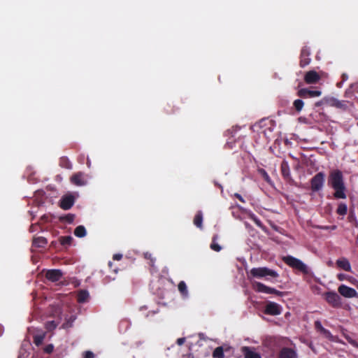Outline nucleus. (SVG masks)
Masks as SVG:
<instances>
[{
  "label": "nucleus",
  "mask_w": 358,
  "mask_h": 358,
  "mask_svg": "<svg viewBox=\"0 0 358 358\" xmlns=\"http://www.w3.org/2000/svg\"><path fill=\"white\" fill-rule=\"evenodd\" d=\"M251 218L252 220L255 222V223L259 226V227H262V222L260 221L259 219H258L255 215H252L251 216Z\"/></svg>",
  "instance_id": "ea45409f"
},
{
  "label": "nucleus",
  "mask_w": 358,
  "mask_h": 358,
  "mask_svg": "<svg viewBox=\"0 0 358 358\" xmlns=\"http://www.w3.org/2000/svg\"><path fill=\"white\" fill-rule=\"evenodd\" d=\"M264 313L269 315H278L282 313V307L277 303L268 301L265 306Z\"/></svg>",
  "instance_id": "6e6552de"
},
{
  "label": "nucleus",
  "mask_w": 358,
  "mask_h": 358,
  "mask_svg": "<svg viewBox=\"0 0 358 358\" xmlns=\"http://www.w3.org/2000/svg\"><path fill=\"white\" fill-rule=\"evenodd\" d=\"M122 258V255L121 254H115L113 257V259L116 261H120Z\"/></svg>",
  "instance_id": "a18cd8bd"
},
{
  "label": "nucleus",
  "mask_w": 358,
  "mask_h": 358,
  "mask_svg": "<svg viewBox=\"0 0 358 358\" xmlns=\"http://www.w3.org/2000/svg\"><path fill=\"white\" fill-rule=\"evenodd\" d=\"M54 346L52 344H48L44 348V352L47 354H50L53 352Z\"/></svg>",
  "instance_id": "e433bc0d"
},
{
  "label": "nucleus",
  "mask_w": 358,
  "mask_h": 358,
  "mask_svg": "<svg viewBox=\"0 0 358 358\" xmlns=\"http://www.w3.org/2000/svg\"><path fill=\"white\" fill-rule=\"evenodd\" d=\"M296 352L290 348H282L278 355V358H297Z\"/></svg>",
  "instance_id": "dca6fc26"
},
{
  "label": "nucleus",
  "mask_w": 358,
  "mask_h": 358,
  "mask_svg": "<svg viewBox=\"0 0 358 358\" xmlns=\"http://www.w3.org/2000/svg\"><path fill=\"white\" fill-rule=\"evenodd\" d=\"M247 275L249 280H251L252 278H264L271 281H272V278H277L279 277V274L275 271L265 266L252 268L250 271L247 272Z\"/></svg>",
  "instance_id": "f03ea898"
},
{
  "label": "nucleus",
  "mask_w": 358,
  "mask_h": 358,
  "mask_svg": "<svg viewBox=\"0 0 358 358\" xmlns=\"http://www.w3.org/2000/svg\"><path fill=\"white\" fill-rule=\"evenodd\" d=\"M57 324H58L54 320L48 321L45 323V329L49 331H53L56 329Z\"/></svg>",
  "instance_id": "72a5a7b5"
},
{
  "label": "nucleus",
  "mask_w": 358,
  "mask_h": 358,
  "mask_svg": "<svg viewBox=\"0 0 358 358\" xmlns=\"http://www.w3.org/2000/svg\"><path fill=\"white\" fill-rule=\"evenodd\" d=\"M280 171L282 177L289 180L291 178L290 169L288 162L286 160H283L280 164Z\"/></svg>",
  "instance_id": "6ab92c4d"
},
{
  "label": "nucleus",
  "mask_w": 358,
  "mask_h": 358,
  "mask_svg": "<svg viewBox=\"0 0 358 358\" xmlns=\"http://www.w3.org/2000/svg\"><path fill=\"white\" fill-rule=\"evenodd\" d=\"M18 358H20V357H18Z\"/></svg>",
  "instance_id": "3c124183"
},
{
  "label": "nucleus",
  "mask_w": 358,
  "mask_h": 358,
  "mask_svg": "<svg viewBox=\"0 0 358 358\" xmlns=\"http://www.w3.org/2000/svg\"><path fill=\"white\" fill-rule=\"evenodd\" d=\"M310 56V51L309 48H308L307 46L303 47L301 50L299 62V65L301 68H304L310 63L311 59Z\"/></svg>",
  "instance_id": "9d476101"
},
{
  "label": "nucleus",
  "mask_w": 358,
  "mask_h": 358,
  "mask_svg": "<svg viewBox=\"0 0 358 358\" xmlns=\"http://www.w3.org/2000/svg\"><path fill=\"white\" fill-rule=\"evenodd\" d=\"M70 182L76 186H83L87 182L86 176L83 172H77L71 176Z\"/></svg>",
  "instance_id": "9b49d317"
},
{
  "label": "nucleus",
  "mask_w": 358,
  "mask_h": 358,
  "mask_svg": "<svg viewBox=\"0 0 358 358\" xmlns=\"http://www.w3.org/2000/svg\"><path fill=\"white\" fill-rule=\"evenodd\" d=\"M74 219H75V215L71 214V213L66 214V215H65L64 216H61L59 217V220L61 222H64L68 224H71L73 222Z\"/></svg>",
  "instance_id": "c85d7f7f"
},
{
  "label": "nucleus",
  "mask_w": 358,
  "mask_h": 358,
  "mask_svg": "<svg viewBox=\"0 0 358 358\" xmlns=\"http://www.w3.org/2000/svg\"><path fill=\"white\" fill-rule=\"evenodd\" d=\"M303 105L304 103L301 99H296L293 103V106L297 112H300L303 109Z\"/></svg>",
  "instance_id": "2f4dec72"
},
{
  "label": "nucleus",
  "mask_w": 358,
  "mask_h": 358,
  "mask_svg": "<svg viewBox=\"0 0 358 358\" xmlns=\"http://www.w3.org/2000/svg\"><path fill=\"white\" fill-rule=\"evenodd\" d=\"M90 162H89V160H87V165H88V166H90Z\"/></svg>",
  "instance_id": "09e8293b"
},
{
  "label": "nucleus",
  "mask_w": 358,
  "mask_h": 358,
  "mask_svg": "<svg viewBox=\"0 0 358 358\" xmlns=\"http://www.w3.org/2000/svg\"><path fill=\"white\" fill-rule=\"evenodd\" d=\"M325 174L323 172H319L315 174L310 180V187L313 192H318L323 187L324 183Z\"/></svg>",
  "instance_id": "423d86ee"
},
{
  "label": "nucleus",
  "mask_w": 358,
  "mask_h": 358,
  "mask_svg": "<svg viewBox=\"0 0 358 358\" xmlns=\"http://www.w3.org/2000/svg\"><path fill=\"white\" fill-rule=\"evenodd\" d=\"M45 336L44 335H35L34 336V343L36 346H39L42 344Z\"/></svg>",
  "instance_id": "f704fd0d"
},
{
  "label": "nucleus",
  "mask_w": 358,
  "mask_h": 358,
  "mask_svg": "<svg viewBox=\"0 0 358 358\" xmlns=\"http://www.w3.org/2000/svg\"><path fill=\"white\" fill-rule=\"evenodd\" d=\"M213 358H224L223 347H217L213 352Z\"/></svg>",
  "instance_id": "cd10ccee"
},
{
  "label": "nucleus",
  "mask_w": 358,
  "mask_h": 358,
  "mask_svg": "<svg viewBox=\"0 0 358 358\" xmlns=\"http://www.w3.org/2000/svg\"><path fill=\"white\" fill-rule=\"evenodd\" d=\"M143 257L145 259L150 261L149 264L150 266H155V258L152 257V255L150 252H146L143 253Z\"/></svg>",
  "instance_id": "473e14b6"
},
{
  "label": "nucleus",
  "mask_w": 358,
  "mask_h": 358,
  "mask_svg": "<svg viewBox=\"0 0 358 358\" xmlns=\"http://www.w3.org/2000/svg\"><path fill=\"white\" fill-rule=\"evenodd\" d=\"M59 165L61 167L65 168L67 169H71L72 168V164L71 163L69 159L66 157H63L60 158Z\"/></svg>",
  "instance_id": "a878e982"
},
{
  "label": "nucleus",
  "mask_w": 358,
  "mask_h": 358,
  "mask_svg": "<svg viewBox=\"0 0 358 358\" xmlns=\"http://www.w3.org/2000/svg\"><path fill=\"white\" fill-rule=\"evenodd\" d=\"M253 289L260 293H265V294H275L277 296H282L283 295V293L280 291H278L274 288L268 287L265 285L264 284L260 282H253L252 283Z\"/></svg>",
  "instance_id": "20e7f679"
},
{
  "label": "nucleus",
  "mask_w": 358,
  "mask_h": 358,
  "mask_svg": "<svg viewBox=\"0 0 358 358\" xmlns=\"http://www.w3.org/2000/svg\"><path fill=\"white\" fill-rule=\"evenodd\" d=\"M320 79L319 73L314 70L307 71L304 75V81L308 85L316 84Z\"/></svg>",
  "instance_id": "f8f14e48"
},
{
  "label": "nucleus",
  "mask_w": 358,
  "mask_h": 358,
  "mask_svg": "<svg viewBox=\"0 0 358 358\" xmlns=\"http://www.w3.org/2000/svg\"><path fill=\"white\" fill-rule=\"evenodd\" d=\"M234 196L236 198H237L241 202H242V203H245V202L244 199L243 198V196L240 194L235 193L234 194Z\"/></svg>",
  "instance_id": "37998d69"
},
{
  "label": "nucleus",
  "mask_w": 358,
  "mask_h": 358,
  "mask_svg": "<svg viewBox=\"0 0 358 358\" xmlns=\"http://www.w3.org/2000/svg\"><path fill=\"white\" fill-rule=\"evenodd\" d=\"M185 342V338H179L177 339L176 341V343L178 345H182L184 344V343Z\"/></svg>",
  "instance_id": "c03bdc74"
},
{
  "label": "nucleus",
  "mask_w": 358,
  "mask_h": 358,
  "mask_svg": "<svg viewBox=\"0 0 358 358\" xmlns=\"http://www.w3.org/2000/svg\"><path fill=\"white\" fill-rule=\"evenodd\" d=\"M194 224L199 229L203 228V214L201 211H198L194 218Z\"/></svg>",
  "instance_id": "5701e85b"
},
{
  "label": "nucleus",
  "mask_w": 358,
  "mask_h": 358,
  "mask_svg": "<svg viewBox=\"0 0 358 358\" xmlns=\"http://www.w3.org/2000/svg\"><path fill=\"white\" fill-rule=\"evenodd\" d=\"M321 94L320 90H310L307 88H302L297 92V95L303 99L320 96Z\"/></svg>",
  "instance_id": "4468645a"
},
{
  "label": "nucleus",
  "mask_w": 358,
  "mask_h": 358,
  "mask_svg": "<svg viewBox=\"0 0 358 358\" xmlns=\"http://www.w3.org/2000/svg\"><path fill=\"white\" fill-rule=\"evenodd\" d=\"M217 238V236L215 235L213 237L212 243L210 245V249L215 252H220L222 249V247L215 242L216 239Z\"/></svg>",
  "instance_id": "7c9ffc66"
},
{
  "label": "nucleus",
  "mask_w": 358,
  "mask_h": 358,
  "mask_svg": "<svg viewBox=\"0 0 358 358\" xmlns=\"http://www.w3.org/2000/svg\"><path fill=\"white\" fill-rule=\"evenodd\" d=\"M282 261L289 267L297 270L303 274H308L309 273L308 267L299 259L291 255H287L282 257Z\"/></svg>",
  "instance_id": "7ed1b4c3"
},
{
  "label": "nucleus",
  "mask_w": 358,
  "mask_h": 358,
  "mask_svg": "<svg viewBox=\"0 0 358 358\" xmlns=\"http://www.w3.org/2000/svg\"><path fill=\"white\" fill-rule=\"evenodd\" d=\"M259 171L266 182H270V180H271L270 176H268V174L264 169H259Z\"/></svg>",
  "instance_id": "c9c22d12"
},
{
  "label": "nucleus",
  "mask_w": 358,
  "mask_h": 358,
  "mask_svg": "<svg viewBox=\"0 0 358 358\" xmlns=\"http://www.w3.org/2000/svg\"><path fill=\"white\" fill-rule=\"evenodd\" d=\"M178 289L180 294L186 298L188 296L189 293L187 290V287L185 281H180L178 285Z\"/></svg>",
  "instance_id": "4be33fe9"
},
{
  "label": "nucleus",
  "mask_w": 358,
  "mask_h": 358,
  "mask_svg": "<svg viewBox=\"0 0 358 358\" xmlns=\"http://www.w3.org/2000/svg\"><path fill=\"white\" fill-rule=\"evenodd\" d=\"M39 223H36V224H32L31 226H30V228H29V231L30 232H34L36 231L35 229V227L37 224H38Z\"/></svg>",
  "instance_id": "49530a36"
},
{
  "label": "nucleus",
  "mask_w": 358,
  "mask_h": 358,
  "mask_svg": "<svg viewBox=\"0 0 358 358\" xmlns=\"http://www.w3.org/2000/svg\"><path fill=\"white\" fill-rule=\"evenodd\" d=\"M325 301L333 308H338L341 307V298L335 292H327L323 294Z\"/></svg>",
  "instance_id": "39448f33"
},
{
  "label": "nucleus",
  "mask_w": 358,
  "mask_h": 358,
  "mask_svg": "<svg viewBox=\"0 0 358 358\" xmlns=\"http://www.w3.org/2000/svg\"><path fill=\"white\" fill-rule=\"evenodd\" d=\"M89 292L85 289H80L77 294V301L80 303H85L89 298Z\"/></svg>",
  "instance_id": "412c9836"
},
{
  "label": "nucleus",
  "mask_w": 358,
  "mask_h": 358,
  "mask_svg": "<svg viewBox=\"0 0 358 358\" xmlns=\"http://www.w3.org/2000/svg\"><path fill=\"white\" fill-rule=\"evenodd\" d=\"M337 278L339 280L343 281V280H345L348 279V275L346 274H344V273H339V274L337 275Z\"/></svg>",
  "instance_id": "a19ab883"
},
{
  "label": "nucleus",
  "mask_w": 358,
  "mask_h": 358,
  "mask_svg": "<svg viewBox=\"0 0 358 358\" xmlns=\"http://www.w3.org/2000/svg\"><path fill=\"white\" fill-rule=\"evenodd\" d=\"M328 185L334 189V196L336 199H346V187L341 171L335 169L329 173Z\"/></svg>",
  "instance_id": "f257e3e1"
},
{
  "label": "nucleus",
  "mask_w": 358,
  "mask_h": 358,
  "mask_svg": "<svg viewBox=\"0 0 358 358\" xmlns=\"http://www.w3.org/2000/svg\"><path fill=\"white\" fill-rule=\"evenodd\" d=\"M338 293L345 298H353L357 296V291L352 287L341 285L338 288Z\"/></svg>",
  "instance_id": "ddd939ff"
},
{
  "label": "nucleus",
  "mask_w": 358,
  "mask_h": 358,
  "mask_svg": "<svg viewBox=\"0 0 358 358\" xmlns=\"http://www.w3.org/2000/svg\"><path fill=\"white\" fill-rule=\"evenodd\" d=\"M73 241V238L71 236H61L59 237V242L62 245L66 246L70 245Z\"/></svg>",
  "instance_id": "c756f323"
},
{
  "label": "nucleus",
  "mask_w": 358,
  "mask_h": 358,
  "mask_svg": "<svg viewBox=\"0 0 358 358\" xmlns=\"http://www.w3.org/2000/svg\"><path fill=\"white\" fill-rule=\"evenodd\" d=\"M338 267L343 269L345 271H351V266L350 262L345 257L338 259L336 261Z\"/></svg>",
  "instance_id": "aec40b11"
},
{
  "label": "nucleus",
  "mask_w": 358,
  "mask_h": 358,
  "mask_svg": "<svg viewBox=\"0 0 358 358\" xmlns=\"http://www.w3.org/2000/svg\"><path fill=\"white\" fill-rule=\"evenodd\" d=\"M62 277V272L59 269L48 270L45 274V278L53 282L60 280Z\"/></svg>",
  "instance_id": "2eb2a0df"
},
{
  "label": "nucleus",
  "mask_w": 358,
  "mask_h": 358,
  "mask_svg": "<svg viewBox=\"0 0 358 358\" xmlns=\"http://www.w3.org/2000/svg\"><path fill=\"white\" fill-rule=\"evenodd\" d=\"M326 105V101H324V97L320 101H317L315 103V107H320L322 105Z\"/></svg>",
  "instance_id": "79ce46f5"
},
{
  "label": "nucleus",
  "mask_w": 358,
  "mask_h": 358,
  "mask_svg": "<svg viewBox=\"0 0 358 358\" xmlns=\"http://www.w3.org/2000/svg\"><path fill=\"white\" fill-rule=\"evenodd\" d=\"M48 244V240L43 236H34L32 241V247L36 248H44Z\"/></svg>",
  "instance_id": "a211bd4d"
},
{
  "label": "nucleus",
  "mask_w": 358,
  "mask_h": 358,
  "mask_svg": "<svg viewBox=\"0 0 358 358\" xmlns=\"http://www.w3.org/2000/svg\"><path fill=\"white\" fill-rule=\"evenodd\" d=\"M75 203V197L71 194L63 196L59 201V207L63 210H69Z\"/></svg>",
  "instance_id": "1a4fd4ad"
},
{
  "label": "nucleus",
  "mask_w": 358,
  "mask_h": 358,
  "mask_svg": "<svg viewBox=\"0 0 358 358\" xmlns=\"http://www.w3.org/2000/svg\"><path fill=\"white\" fill-rule=\"evenodd\" d=\"M314 324L315 328L317 331L320 332L321 334H324L326 336L331 335L330 331L324 328L319 320L315 321Z\"/></svg>",
  "instance_id": "b1692460"
},
{
  "label": "nucleus",
  "mask_w": 358,
  "mask_h": 358,
  "mask_svg": "<svg viewBox=\"0 0 358 358\" xmlns=\"http://www.w3.org/2000/svg\"><path fill=\"white\" fill-rule=\"evenodd\" d=\"M83 358H94V355L91 351H85L83 352Z\"/></svg>",
  "instance_id": "58836bf2"
},
{
  "label": "nucleus",
  "mask_w": 358,
  "mask_h": 358,
  "mask_svg": "<svg viewBox=\"0 0 358 358\" xmlns=\"http://www.w3.org/2000/svg\"><path fill=\"white\" fill-rule=\"evenodd\" d=\"M87 231L84 226L79 225L74 230V235L78 238H83L86 236Z\"/></svg>",
  "instance_id": "393cba45"
},
{
  "label": "nucleus",
  "mask_w": 358,
  "mask_h": 358,
  "mask_svg": "<svg viewBox=\"0 0 358 358\" xmlns=\"http://www.w3.org/2000/svg\"><path fill=\"white\" fill-rule=\"evenodd\" d=\"M241 352L245 358H261L259 353L255 352L252 348L244 346L241 348Z\"/></svg>",
  "instance_id": "f3484780"
},
{
  "label": "nucleus",
  "mask_w": 358,
  "mask_h": 358,
  "mask_svg": "<svg viewBox=\"0 0 358 358\" xmlns=\"http://www.w3.org/2000/svg\"><path fill=\"white\" fill-rule=\"evenodd\" d=\"M337 214L344 216L348 213V206L344 203H340L336 209Z\"/></svg>",
  "instance_id": "bb28decb"
},
{
  "label": "nucleus",
  "mask_w": 358,
  "mask_h": 358,
  "mask_svg": "<svg viewBox=\"0 0 358 358\" xmlns=\"http://www.w3.org/2000/svg\"><path fill=\"white\" fill-rule=\"evenodd\" d=\"M357 241H358V234H357Z\"/></svg>",
  "instance_id": "8fccbe9b"
},
{
  "label": "nucleus",
  "mask_w": 358,
  "mask_h": 358,
  "mask_svg": "<svg viewBox=\"0 0 358 358\" xmlns=\"http://www.w3.org/2000/svg\"><path fill=\"white\" fill-rule=\"evenodd\" d=\"M40 221L41 222L43 223L49 222L51 221L50 216L48 215H43V216L41 217Z\"/></svg>",
  "instance_id": "4c0bfd02"
},
{
  "label": "nucleus",
  "mask_w": 358,
  "mask_h": 358,
  "mask_svg": "<svg viewBox=\"0 0 358 358\" xmlns=\"http://www.w3.org/2000/svg\"><path fill=\"white\" fill-rule=\"evenodd\" d=\"M112 265H113V263H112L111 262H109V263H108V266H109L110 267H111V266H112Z\"/></svg>",
  "instance_id": "de8ad7c7"
},
{
  "label": "nucleus",
  "mask_w": 358,
  "mask_h": 358,
  "mask_svg": "<svg viewBox=\"0 0 358 358\" xmlns=\"http://www.w3.org/2000/svg\"><path fill=\"white\" fill-rule=\"evenodd\" d=\"M324 101H326V105L329 106H333L337 108L343 109L344 110H347L348 108V101H340L333 96H325Z\"/></svg>",
  "instance_id": "0eeeda50"
}]
</instances>
